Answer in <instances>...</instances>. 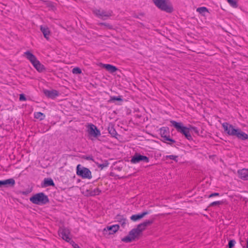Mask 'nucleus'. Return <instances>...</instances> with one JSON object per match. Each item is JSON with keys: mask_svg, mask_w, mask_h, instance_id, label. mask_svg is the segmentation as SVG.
<instances>
[{"mask_svg": "<svg viewBox=\"0 0 248 248\" xmlns=\"http://www.w3.org/2000/svg\"><path fill=\"white\" fill-rule=\"evenodd\" d=\"M238 174L239 177L244 180H248V169H243L242 170H238Z\"/></svg>", "mask_w": 248, "mask_h": 248, "instance_id": "a211bd4d", "label": "nucleus"}, {"mask_svg": "<svg viewBox=\"0 0 248 248\" xmlns=\"http://www.w3.org/2000/svg\"><path fill=\"white\" fill-rule=\"evenodd\" d=\"M130 161L133 164H137L140 162V161L148 163L149 162V159L146 156L141 155L139 154H136L132 157Z\"/></svg>", "mask_w": 248, "mask_h": 248, "instance_id": "9d476101", "label": "nucleus"}, {"mask_svg": "<svg viewBox=\"0 0 248 248\" xmlns=\"http://www.w3.org/2000/svg\"><path fill=\"white\" fill-rule=\"evenodd\" d=\"M229 4L233 8H236L238 6L237 1L236 0H227Z\"/></svg>", "mask_w": 248, "mask_h": 248, "instance_id": "c85d7f7f", "label": "nucleus"}, {"mask_svg": "<svg viewBox=\"0 0 248 248\" xmlns=\"http://www.w3.org/2000/svg\"><path fill=\"white\" fill-rule=\"evenodd\" d=\"M93 13L98 17L106 19L111 16L112 12L110 10L105 11L104 10L96 9L93 10Z\"/></svg>", "mask_w": 248, "mask_h": 248, "instance_id": "1a4fd4ad", "label": "nucleus"}, {"mask_svg": "<svg viewBox=\"0 0 248 248\" xmlns=\"http://www.w3.org/2000/svg\"><path fill=\"white\" fill-rule=\"evenodd\" d=\"M94 163L96 164L98 168L100 169V170H103L104 168L108 167L109 165L108 161L106 160L101 161V162H99V161H94Z\"/></svg>", "mask_w": 248, "mask_h": 248, "instance_id": "4be33fe9", "label": "nucleus"}, {"mask_svg": "<svg viewBox=\"0 0 248 248\" xmlns=\"http://www.w3.org/2000/svg\"><path fill=\"white\" fill-rule=\"evenodd\" d=\"M44 93L47 97L50 98L52 99L55 98L56 97L58 96L59 95L58 92L55 90H44Z\"/></svg>", "mask_w": 248, "mask_h": 248, "instance_id": "dca6fc26", "label": "nucleus"}, {"mask_svg": "<svg viewBox=\"0 0 248 248\" xmlns=\"http://www.w3.org/2000/svg\"><path fill=\"white\" fill-rule=\"evenodd\" d=\"M170 123L178 132L183 134L188 140H191L192 139L189 128L184 126L182 123H178L175 121H171Z\"/></svg>", "mask_w": 248, "mask_h": 248, "instance_id": "7ed1b4c3", "label": "nucleus"}, {"mask_svg": "<svg viewBox=\"0 0 248 248\" xmlns=\"http://www.w3.org/2000/svg\"><path fill=\"white\" fill-rule=\"evenodd\" d=\"M152 222L153 221L152 220H146L145 221L139 224L135 229L140 234H141L142 232L145 230L146 227L151 224Z\"/></svg>", "mask_w": 248, "mask_h": 248, "instance_id": "ddd939ff", "label": "nucleus"}, {"mask_svg": "<svg viewBox=\"0 0 248 248\" xmlns=\"http://www.w3.org/2000/svg\"><path fill=\"white\" fill-rule=\"evenodd\" d=\"M155 5L162 11L168 13L172 11V7L168 0H153Z\"/></svg>", "mask_w": 248, "mask_h": 248, "instance_id": "39448f33", "label": "nucleus"}, {"mask_svg": "<svg viewBox=\"0 0 248 248\" xmlns=\"http://www.w3.org/2000/svg\"><path fill=\"white\" fill-rule=\"evenodd\" d=\"M148 212L145 211L141 214L133 215L130 217V219L134 221H136L142 218L145 215L148 214Z\"/></svg>", "mask_w": 248, "mask_h": 248, "instance_id": "412c9836", "label": "nucleus"}, {"mask_svg": "<svg viewBox=\"0 0 248 248\" xmlns=\"http://www.w3.org/2000/svg\"><path fill=\"white\" fill-rule=\"evenodd\" d=\"M15 180L13 178H10L4 180H0V187L4 186L6 187L14 186L15 185Z\"/></svg>", "mask_w": 248, "mask_h": 248, "instance_id": "2eb2a0df", "label": "nucleus"}, {"mask_svg": "<svg viewBox=\"0 0 248 248\" xmlns=\"http://www.w3.org/2000/svg\"><path fill=\"white\" fill-rule=\"evenodd\" d=\"M246 243H247V246H246V248H248V240H247ZM244 248H245V247H244Z\"/></svg>", "mask_w": 248, "mask_h": 248, "instance_id": "4c0bfd02", "label": "nucleus"}, {"mask_svg": "<svg viewBox=\"0 0 248 248\" xmlns=\"http://www.w3.org/2000/svg\"><path fill=\"white\" fill-rule=\"evenodd\" d=\"M68 243L72 246L73 248H80L79 246L72 239Z\"/></svg>", "mask_w": 248, "mask_h": 248, "instance_id": "473e14b6", "label": "nucleus"}, {"mask_svg": "<svg viewBox=\"0 0 248 248\" xmlns=\"http://www.w3.org/2000/svg\"><path fill=\"white\" fill-rule=\"evenodd\" d=\"M100 65L102 67L105 68L107 70L111 73H114L117 70V68L116 66L109 64H104L100 63Z\"/></svg>", "mask_w": 248, "mask_h": 248, "instance_id": "f3484780", "label": "nucleus"}, {"mask_svg": "<svg viewBox=\"0 0 248 248\" xmlns=\"http://www.w3.org/2000/svg\"><path fill=\"white\" fill-rule=\"evenodd\" d=\"M77 174L84 179H90L92 177L90 170L87 168L81 167L79 164L77 167Z\"/></svg>", "mask_w": 248, "mask_h": 248, "instance_id": "423d86ee", "label": "nucleus"}, {"mask_svg": "<svg viewBox=\"0 0 248 248\" xmlns=\"http://www.w3.org/2000/svg\"><path fill=\"white\" fill-rule=\"evenodd\" d=\"M88 132L89 134L94 138H97L101 135L100 131L96 126L93 124H90L88 125Z\"/></svg>", "mask_w": 248, "mask_h": 248, "instance_id": "f8f14e48", "label": "nucleus"}, {"mask_svg": "<svg viewBox=\"0 0 248 248\" xmlns=\"http://www.w3.org/2000/svg\"><path fill=\"white\" fill-rule=\"evenodd\" d=\"M178 156L177 155H166L164 157V160H167L168 159L173 160L175 161L176 162H178Z\"/></svg>", "mask_w": 248, "mask_h": 248, "instance_id": "a878e982", "label": "nucleus"}, {"mask_svg": "<svg viewBox=\"0 0 248 248\" xmlns=\"http://www.w3.org/2000/svg\"><path fill=\"white\" fill-rule=\"evenodd\" d=\"M24 55L26 56V58L31 62L37 71L42 72L45 70L44 66L37 60L36 56L30 51H27L25 52Z\"/></svg>", "mask_w": 248, "mask_h": 248, "instance_id": "f03ea898", "label": "nucleus"}, {"mask_svg": "<svg viewBox=\"0 0 248 248\" xmlns=\"http://www.w3.org/2000/svg\"><path fill=\"white\" fill-rule=\"evenodd\" d=\"M219 195V194L218 193H213L208 196V198H210L215 196H218Z\"/></svg>", "mask_w": 248, "mask_h": 248, "instance_id": "c9c22d12", "label": "nucleus"}, {"mask_svg": "<svg viewBox=\"0 0 248 248\" xmlns=\"http://www.w3.org/2000/svg\"><path fill=\"white\" fill-rule=\"evenodd\" d=\"M85 159L87 160H92L94 162V160L92 156H88L85 157Z\"/></svg>", "mask_w": 248, "mask_h": 248, "instance_id": "e433bc0d", "label": "nucleus"}, {"mask_svg": "<svg viewBox=\"0 0 248 248\" xmlns=\"http://www.w3.org/2000/svg\"><path fill=\"white\" fill-rule=\"evenodd\" d=\"M140 235L137 231L134 228L129 232L127 236L122 238L121 240L125 243H130L138 238Z\"/></svg>", "mask_w": 248, "mask_h": 248, "instance_id": "6e6552de", "label": "nucleus"}, {"mask_svg": "<svg viewBox=\"0 0 248 248\" xmlns=\"http://www.w3.org/2000/svg\"><path fill=\"white\" fill-rule=\"evenodd\" d=\"M122 99L120 96H111L110 98V101H122Z\"/></svg>", "mask_w": 248, "mask_h": 248, "instance_id": "c756f323", "label": "nucleus"}, {"mask_svg": "<svg viewBox=\"0 0 248 248\" xmlns=\"http://www.w3.org/2000/svg\"><path fill=\"white\" fill-rule=\"evenodd\" d=\"M235 244V241L234 240H231L229 241L228 244L229 248H232Z\"/></svg>", "mask_w": 248, "mask_h": 248, "instance_id": "72a5a7b5", "label": "nucleus"}, {"mask_svg": "<svg viewBox=\"0 0 248 248\" xmlns=\"http://www.w3.org/2000/svg\"><path fill=\"white\" fill-rule=\"evenodd\" d=\"M44 184L45 186H54L55 185L53 181L51 178H45Z\"/></svg>", "mask_w": 248, "mask_h": 248, "instance_id": "b1692460", "label": "nucleus"}, {"mask_svg": "<svg viewBox=\"0 0 248 248\" xmlns=\"http://www.w3.org/2000/svg\"><path fill=\"white\" fill-rule=\"evenodd\" d=\"M101 190L98 188H96L94 189L93 190H91L90 195V196H95V195H98L101 193Z\"/></svg>", "mask_w": 248, "mask_h": 248, "instance_id": "bb28decb", "label": "nucleus"}, {"mask_svg": "<svg viewBox=\"0 0 248 248\" xmlns=\"http://www.w3.org/2000/svg\"><path fill=\"white\" fill-rule=\"evenodd\" d=\"M197 12L199 13L200 14L202 15H204L205 13L208 12V9L205 7H199L196 10Z\"/></svg>", "mask_w": 248, "mask_h": 248, "instance_id": "393cba45", "label": "nucleus"}, {"mask_svg": "<svg viewBox=\"0 0 248 248\" xmlns=\"http://www.w3.org/2000/svg\"><path fill=\"white\" fill-rule=\"evenodd\" d=\"M116 221L119 222L123 227H124L127 223V220L125 217L121 215H117L115 217Z\"/></svg>", "mask_w": 248, "mask_h": 248, "instance_id": "6ab92c4d", "label": "nucleus"}, {"mask_svg": "<svg viewBox=\"0 0 248 248\" xmlns=\"http://www.w3.org/2000/svg\"><path fill=\"white\" fill-rule=\"evenodd\" d=\"M119 228L120 227L119 225L115 224L111 226H107L106 228L104 229L103 232H105L108 231V233L109 234H112L117 232L119 230Z\"/></svg>", "mask_w": 248, "mask_h": 248, "instance_id": "4468645a", "label": "nucleus"}, {"mask_svg": "<svg viewBox=\"0 0 248 248\" xmlns=\"http://www.w3.org/2000/svg\"><path fill=\"white\" fill-rule=\"evenodd\" d=\"M58 235L63 240L69 242L72 239L70 230L66 227H61L58 230Z\"/></svg>", "mask_w": 248, "mask_h": 248, "instance_id": "0eeeda50", "label": "nucleus"}, {"mask_svg": "<svg viewBox=\"0 0 248 248\" xmlns=\"http://www.w3.org/2000/svg\"><path fill=\"white\" fill-rule=\"evenodd\" d=\"M72 72L75 74H78L81 73V70L80 68L78 67H75L73 69Z\"/></svg>", "mask_w": 248, "mask_h": 248, "instance_id": "7c9ffc66", "label": "nucleus"}, {"mask_svg": "<svg viewBox=\"0 0 248 248\" xmlns=\"http://www.w3.org/2000/svg\"><path fill=\"white\" fill-rule=\"evenodd\" d=\"M30 200L33 203L38 205L45 204L49 202L47 196L42 192L35 194L30 198Z\"/></svg>", "mask_w": 248, "mask_h": 248, "instance_id": "20e7f679", "label": "nucleus"}, {"mask_svg": "<svg viewBox=\"0 0 248 248\" xmlns=\"http://www.w3.org/2000/svg\"><path fill=\"white\" fill-rule=\"evenodd\" d=\"M222 126L224 132L228 135L234 137L238 139L245 140L248 139V135L242 131L241 129L235 127L228 123H223Z\"/></svg>", "mask_w": 248, "mask_h": 248, "instance_id": "f257e3e1", "label": "nucleus"}, {"mask_svg": "<svg viewBox=\"0 0 248 248\" xmlns=\"http://www.w3.org/2000/svg\"><path fill=\"white\" fill-rule=\"evenodd\" d=\"M40 30L42 32L46 40L49 39V36L50 35V31L49 28L46 26H40Z\"/></svg>", "mask_w": 248, "mask_h": 248, "instance_id": "aec40b11", "label": "nucleus"}, {"mask_svg": "<svg viewBox=\"0 0 248 248\" xmlns=\"http://www.w3.org/2000/svg\"><path fill=\"white\" fill-rule=\"evenodd\" d=\"M108 131L109 133L113 137H115L117 134V132L115 129L112 126H108Z\"/></svg>", "mask_w": 248, "mask_h": 248, "instance_id": "cd10ccee", "label": "nucleus"}, {"mask_svg": "<svg viewBox=\"0 0 248 248\" xmlns=\"http://www.w3.org/2000/svg\"><path fill=\"white\" fill-rule=\"evenodd\" d=\"M34 118L39 119L40 120H44L45 118V115L44 113L41 112H36L34 113Z\"/></svg>", "mask_w": 248, "mask_h": 248, "instance_id": "5701e85b", "label": "nucleus"}, {"mask_svg": "<svg viewBox=\"0 0 248 248\" xmlns=\"http://www.w3.org/2000/svg\"><path fill=\"white\" fill-rule=\"evenodd\" d=\"M19 100L20 101H26V98L23 94H20Z\"/></svg>", "mask_w": 248, "mask_h": 248, "instance_id": "f704fd0d", "label": "nucleus"}, {"mask_svg": "<svg viewBox=\"0 0 248 248\" xmlns=\"http://www.w3.org/2000/svg\"><path fill=\"white\" fill-rule=\"evenodd\" d=\"M222 203H223V202L222 201H216V202H211L209 206H215V205H220V204H222Z\"/></svg>", "mask_w": 248, "mask_h": 248, "instance_id": "2f4dec72", "label": "nucleus"}, {"mask_svg": "<svg viewBox=\"0 0 248 248\" xmlns=\"http://www.w3.org/2000/svg\"><path fill=\"white\" fill-rule=\"evenodd\" d=\"M160 134L164 141H169L172 143H174L175 141L170 138L169 136V131L168 128L166 127H163L160 129Z\"/></svg>", "mask_w": 248, "mask_h": 248, "instance_id": "9b49d317", "label": "nucleus"}]
</instances>
